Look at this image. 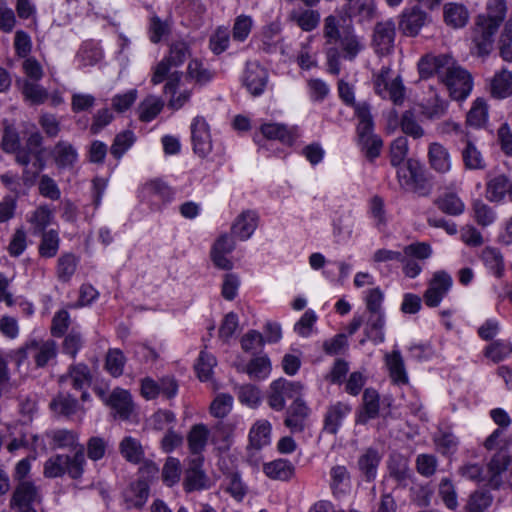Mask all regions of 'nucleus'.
Returning <instances> with one entry per match:
<instances>
[{
	"instance_id": "nucleus-1",
	"label": "nucleus",
	"mask_w": 512,
	"mask_h": 512,
	"mask_svg": "<svg viewBox=\"0 0 512 512\" xmlns=\"http://www.w3.org/2000/svg\"><path fill=\"white\" fill-rule=\"evenodd\" d=\"M344 20L342 16L334 14L328 15L323 21V37L327 45H335L340 43V51L336 47H330L327 50L328 71L331 74L338 75L340 73V57L353 61L364 49L362 38L356 34L353 25H347L340 32V20Z\"/></svg>"
},
{
	"instance_id": "nucleus-2",
	"label": "nucleus",
	"mask_w": 512,
	"mask_h": 512,
	"mask_svg": "<svg viewBox=\"0 0 512 512\" xmlns=\"http://www.w3.org/2000/svg\"><path fill=\"white\" fill-rule=\"evenodd\" d=\"M506 11L505 0H489L487 14L477 17L473 31V43L479 56H486L491 52L493 37L504 20Z\"/></svg>"
},
{
	"instance_id": "nucleus-3",
	"label": "nucleus",
	"mask_w": 512,
	"mask_h": 512,
	"mask_svg": "<svg viewBox=\"0 0 512 512\" xmlns=\"http://www.w3.org/2000/svg\"><path fill=\"white\" fill-rule=\"evenodd\" d=\"M86 465L84 447L73 455L56 454L44 463L43 474L46 478H57L67 474L73 480L82 478Z\"/></svg>"
},
{
	"instance_id": "nucleus-4",
	"label": "nucleus",
	"mask_w": 512,
	"mask_h": 512,
	"mask_svg": "<svg viewBox=\"0 0 512 512\" xmlns=\"http://www.w3.org/2000/svg\"><path fill=\"white\" fill-rule=\"evenodd\" d=\"M383 299L384 295L379 288L369 290L365 299L366 310L369 313V317L364 329V334H366L367 338L376 343H382L385 339L383 333L385 325V316L382 310Z\"/></svg>"
},
{
	"instance_id": "nucleus-5",
	"label": "nucleus",
	"mask_w": 512,
	"mask_h": 512,
	"mask_svg": "<svg viewBox=\"0 0 512 512\" xmlns=\"http://www.w3.org/2000/svg\"><path fill=\"white\" fill-rule=\"evenodd\" d=\"M355 113L359 120L357 125L359 141L366 150L367 157L373 159L380 154L383 142L373 134L374 122L370 106L367 103H359L355 105Z\"/></svg>"
},
{
	"instance_id": "nucleus-6",
	"label": "nucleus",
	"mask_w": 512,
	"mask_h": 512,
	"mask_svg": "<svg viewBox=\"0 0 512 512\" xmlns=\"http://www.w3.org/2000/svg\"><path fill=\"white\" fill-rule=\"evenodd\" d=\"M441 82L449 91L450 97L456 101L467 98L473 87V80L470 73L457 65L453 59L448 65Z\"/></svg>"
},
{
	"instance_id": "nucleus-7",
	"label": "nucleus",
	"mask_w": 512,
	"mask_h": 512,
	"mask_svg": "<svg viewBox=\"0 0 512 512\" xmlns=\"http://www.w3.org/2000/svg\"><path fill=\"white\" fill-rule=\"evenodd\" d=\"M191 57V49L188 43L184 41H174L169 47V53L164 57L153 70L151 82L154 85L162 83L171 67L181 66Z\"/></svg>"
},
{
	"instance_id": "nucleus-8",
	"label": "nucleus",
	"mask_w": 512,
	"mask_h": 512,
	"mask_svg": "<svg viewBox=\"0 0 512 512\" xmlns=\"http://www.w3.org/2000/svg\"><path fill=\"white\" fill-rule=\"evenodd\" d=\"M42 502L40 488L34 482L17 483L11 499L10 508L17 512H33L35 504Z\"/></svg>"
},
{
	"instance_id": "nucleus-9",
	"label": "nucleus",
	"mask_w": 512,
	"mask_h": 512,
	"mask_svg": "<svg viewBox=\"0 0 512 512\" xmlns=\"http://www.w3.org/2000/svg\"><path fill=\"white\" fill-rule=\"evenodd\" d=\"M488 482L494 488L512 486V456L507 451H498L489 461Z\"/></svg>"
},
{
	"instance_id": "nucleus-10",
	"label": "nucleus",
	"mask_w": 512,
	"mask_h": 512,
	"mask_svg": "<svg viewBox=\"0 0 512 512\" xmlns=\"http://www.w3.org/2000/svg\"><path fill=\"white\" fill-rule=\"evenodd\" d=\"M390 68L383 67L374 75L375 92L383 99H390L394 104L400 105L404 99V87L400 78L390 81Z\"/></svg>"
},
{
	"instance_id": "nucleus-11",
	"label": "nucleus",
	"mask_w": 512,
	"mask_h": 512,
	"mask_svg": "<svg viewBox=\"0 0 512 512\" xmlns=\"http://www.w3.org/2000/svg\"><path fill=\"white\" fill-rule=\"evenodd\" d=\"M299 382H291L284 378L273 381L268 394V405L271 409L281 411L286 404V398L298 396L302 390Z\"/></svg>"
},
{
	"instance_id": "nucleus-12",
	"label": "nucleus",
	"mask_w": 512,
	"mask_h": 512,
	"mask_svg": "<svg viewBox=\"0 0 512 512\" xmlns=\"http://www.w3.org/2000/svg\"><path fill=\"white\" fill-rule=\"evenodd\" d=\"M432 255V248L426 242H415L407 245L403 249L404 261H400L403 264V272L409 278L417 277L422 267L414 260H426Z\"/></svg>"
},
{
	"instance_id": "nucleus-13",
	"label": "nucleus",
	"mask_w": 512,
	"mask_h": 512,
	"mask_svg": "<svg viewBox=\"0 0 512 512\" xmlns=\"http://www.w3.org/2000/svg\"><path fill=\"white\" fill-rule=\"evenodd\" d=\"M429 20L425 11L418 6H413L402 11L399 16L398 27L404 36L416 37Z\"/></svg>"
},
{
	"instance_id": "nucleus-14",
	"label": "nucleus",
	"mask_w": 512,
	"mask_h": 512,
	"mask_svg": "<svg viewBox=\"0 0 512 512\" xmlns=\"http://www.w3.org/2000/svg\"><path fill=\"white\" fill-rule=\"evenodd\" d=\"M2 148L7 153H14L16 162L21 166H28L30 153L27 149H21L20 136L16 127L5 121L3 123Z\"/></svg>"
},
{
	"instance_id": "nucleus-15",
	"label": "nucleus",
	"mask_w": 512,
	"mask_h": 512,
	"mask_svg": "<svg viewBox=\"0 0 512 512\" xmlns=\"http://www.w3.org/2000/svg\"><path fill=\"white\" fill-rule=\"evenodd\" d=\"M395 36V22L392 19L377 22L372 36L376 53L380 55L389 54L394 47Z\"/></svg>"
},
{
	"instance_id": "nucleus-16",
	"label": "nucleus",
	"mask_w": 512,
	"mask_h": 512,
	"mask_svg": "<svg viewBox=\"0 0 512 512\" xmlns=\"http://www.w3.org/2000/svg\"><path fill=\"white\" fill-rule=\"evenodd\" d=\"M452 286V278L445 271H437L429 281L424 293V302L428 307H437Z\"/></svg>"
},
{
	"instance_id": "nucleus-17",
	"label": "nucleus",
	"mask_w": 512,
	"mask_h": 512,
	"mask_svg": "<svg viewBox=\"0 0 512 512\" xmlns=\"http://www.w3.org/2000/svg\"><path fill=\"white\" fill-rule=\"evenodd\" d=\"M191 138L193 150L199 157L205 158L212 151L209 125L203 117L197 116L193 119Z\"/></svg>"
},
{
	"instance_id": "nucleus-18",
	"label": "nucleus",
	"mask_w": 512,
	"mask_h": 512,
	"mask_svg": "<svg viewBox=\"0 0 512 512\" xmlns=\"http://www.w3.org/2000/svg\"><path fill=\"white\" fill-rule=\"evenodd\" d=\"M268 71L257 62H248L243 75V84L253 96L261 95L268 83Z\"/></svg>"
},
{
	"instance_id": "nucleus-19",
	"label": "nucleus",
	"mask_w": 512,
	"mask_h": 512,
	"mask_svg": "<svg viewBox=\"0 0 512 512\" xmlns=\"http://www.w3.org/2000/svg\"><path fill=\"white\" fill-rule=\"evenodd\" d=\"M203 461V456H196L189 461L183 481L185 491L192 492L208 488L209 479L202 469Z\"/></svg>"
},
{
	"instance_id": "nucleus-20",
	"label": "nucleus",
	"mask_w": 512,
	"mask_h": 512,
	"mask_svg": "<svg viewBox=\"0 0 512 512\" xmlns=\"http://www.w3.org/2000/svg\"><path fill=\"white\" fill-rule=\"evenodd\" d=\"M452 57L449 55H425L418 63V71L421 78H429L437 74L441 80L447 71L448 65L451 63Z\"/></svg>"
},
{
	"instance_id": "nucleus-21",
	"label": "nucleus",
	"mask_w": 512,
	"mask_h": 512,
	"mask_svg": "<svg viewBox=\"0 0 512 512\" xmlns=\"http://www.w3.org/2000/svg\"><path fill=\"white\" fill-rule=\"evenodd\" d=\"M448 105V101L431 87L429 95L420 104L421 115L428 120L440 119L446 114Z\"/></svg>"
},
{
	"instance_id": "nucleus-22",
	"label": "nucleus",
	"mask_w": 512,
	"mask_h": 512,
	"mask_svg": "<svg viewBox=\"0 0 512 512\" xmlns=\"http://www.w3.org/2000/svg\"><path fill=\"white\" fill-rule=\"evenodd\" d=\"M428 161L430 167L438 173H447L452 166L451 155L441 143L433 142L428 147Z\"/></svg>"
},
{
	"instance_id": "nucleus-23",
	"label": "nucleus",
	"mask_w": 512,
	"mask_h": 512,
	"mask_svg": "<svg viewBox=\"0 0 512 512\" xmlns=\"http://www.w3.org/2000/svg\"><path fill=\"white\" fill-rule=\"evenodd\" d=\"M235 242L227 234L221 235L213 245L211 251V258L215 266L220 269L230 270L232 268V262L225 257V254L233 251Z\"/></svg>"
},
{
	"instance_id": "nucleus-24",
	"label": "nucleus",
	"mask_w": 512,
	"mask_h": 512,
	"mask_svg": "<svg viewBox=\"0 0 512 512\" xmlns=\"http://www.w3.org/2000/svg\"><path fill=\"white\" fill-rule=\"evenodd\" d=\"M286 414L287 416L285 418L284 424L292 432L303 431L304 420L309 414V408L307 407L305 402L297 397L287 409Z\"/></svg>"
},
{
	"instance_id": "nucleus-25",
	"label": "nucleus",
	"mask_w": 512,
	"mask_h": 512,
	"mask_svg": "<svg viewBox=\"0 0 512 512\" xmlns=\"http://www.w3.org/2000/svg\"><path fill=\"white\" fill-rule=\"evenodd\" d=\"M510 179L505 174H498L491 177L485 186V196L490 202L500 203L506 195L508 196Z\"/></svg>"
},
{
	"instance_id": "nucleus-26",
	"label": "nucleus",
	"mask_w": 512,
	"mask_h": 512,
	"mask_svg": "<svg viewBox=\"0 0 512 512\" xmlns=\"http://www.w3.org/2000/svg\"><path fill=\"white\" fill-rule=\"evenodd\" d=\"M351 407L342 402H337L328 407L324 417L323 430L335 435L342 423V420L350 413Z\"/></svg>"
},
{
	"instance_id": "nucleus-27",
	"label": "nucleus",
	"mask_w": 512,
	"mask_h": 512,
	"mask_svg": "<svg viewBox=\"0 0 512 512\" xmlns=\"http://www.w3.org/2000/svg\"><path fill=\"white\" fill-rule=\"evenodd\" d=\"M235 431V424L227 420L217 421L211 429V441L218 445L219 449H229Z\"/></svg>"
},
{
	"instance_id": "nucleus-28",
	"label": "nucleus",
	"mask_w": 512,
	"mask_h": 512,
	"mask_svg": "<svg viewBox=\"0 0 512 512\" xmlns=\"http://www.w3.org/2000/svg\"><path fill=\"white\" fill-rule=\"evenodd\" d=\"M490 93L494 98L504 99L512 95V72L501 69L490 81Z\"/></svg>"
},
{
	"instance_id": "nucleus-29",
	"label": "nucleus",
	"mask_w": 512,
	"mask_h": 512,
	"mask_svg": "<svg viewBox=\"0 0 512 512\" xmlns=\"http://www.w3.org/2000/svg\"><path fill=\"white\" fill-rule=\"evenodd\" d=\"M107 404L116 411V414L123 420L130 417L133 411V402L128 391L115 389L107 400Z\"/></svg>"
},
{
	"instance_id": "nucleus-30",
	"label": "nucleus",
	"mask_w": 512,
	"mask_h": 512,
	"mask_svg": "<svg viewBox=\"0 0 512 512\" xmlns=\"http://www.w3.org/2000/svg\"><path fill=\"white\" fill-rule=\"evenodd\" d=\"M52 157L58 168H68L75 164L78 158V153L71 143L60 140L52 150Z\"/></svg>"
},
{
	"instance_id": "nucleus-31",
	"label": "nucleus",
	"mask_w": 512,
	"mask_h": 512,
	"mask_svg": "<svg viewBox=\"0 0 512 512\" xmlns=\"http://www.w3.org/2000/svg\"><path fill=\"white\" fill-rule=\"evenodd\" d=\"M61 383L71 382L73 388L82 390L85 387L90 386L92 381V375L88 366L85 364L73 365L69 368L67 374L62 375L59 379Z\"/></svg>"
},
{
	"instance_id": "nucleus-32",
	"label": "nucleus",
	"mask_w": 512,
	"mask_h": 512,
	"mask_svg": "<svg viewBox=\"0 0 512 512\" xmlns=\"http://www.w3.org/2000/svg\"><path fill=\"white\" fill-rule=\"evenodd\" d=\"M271 440V424L268 420H258L249 432V447L260 450Z\"/></svg>"
},
{
	"instance_id": "nucleus-33",
	"label": "nucleus",
	"mask_w": 512,
	"mask_h": 512,
	"mask_svg": "<svg viewBox=\"0 0 512 512\" xmlns=\"http://www.w3.org/2000/svg\"><path fill=\"white\" fill-rule=\"evenodd\" d=\"M385 363L392 381L396 384H407L408 376L404 360L399 350H393L385 355Z\"/></svg>"
},
{
	"instance_id": "nucleus-34",
	"label": "nucleus",
	"mask_w": 512,
	"mask_h": 512,
	"mask_svg": "<svg viewBox=\"0 0 512 512\" xmlns=\"http://www.w3.org/2000/svg\"><path fill=\"white\" fill-rule=\"evenodd\" d=\"M258 217L252 211L243 212L232 225V233L241 240L248 239L257 227Z\"/></svg>"
},
{
	"instance_id": "nucleus-35",
	"label": "nucleus",
	"mask_w": 512,
	"mask_h": 512,
	"mask_svg": "<svg viewBox=\"0 0 512 512\" xmlns=\"http://www.w3.org/2000/svg\"><path fill=\"white\" fill-rule=\"evenodd\" d=\"M263 471L270 479L287 481L294 475L295 468L288 460L277 459L264 464Z\"/></svg>"
},
{
	"instance_id": "nucleus-36",
	"label": "nucleus",
	"mask_w": 512,
	"mask_h": 512,
	"mask_svg": "<svg viewBox=\"0 0 512 512\" xmlns=\"http://www.w3.org/2000/svg\"><path fill=\"white\" fill-rule=\"evenodd\" d=\"M209 436V430L204 424H195L191 427L188 436V447L190 452L196 456H201L204 451Z\"/></svg>"
},
{
	"instance_id": "nucleus-37",
	"label": "nucleus",
	"mask_w": 512,
	"mask_h": 512,
	"mask_svg": "<svg viewBox=\"0 0 512 512\" xmlns=\"http://www.w3.org/2000/svg\"><path fill=\"white\" fill-rule=\"evenodd\" d=\"M379 412V394L374 389H366L363 393V410L359 413L357 422L365 424Z\"/></svg>"
},
{
	"instance_id": "nucleus-38",
	"label": "nucleus",
	"mask_w": 512,
	"mask_h": 512,
	"mask_svg": "<svg viewBox=\"0 0 512 512\" xmlns=\"http://www.w3.org/2000/svg\"><path fill=\"white\" fill-rule=\"evenodd\" d=\"M32 348V355L35 359L37 367H44L48 361L55 358L57 354V347L54 341L46 342H30Z\"/></svg>"
},
{
	"instance_id": "nucleus-39",
	"label": "nucleus",
	"mask_w": 512,
	"mask_h": 512,
	"mask_svg": "<svg viewBox=\"0 0 512 512\" xmlns=\"http://www.w3.org/2000/svg\"><path fill=\"white\" fill-rule=\"evenodd\" d=\"M290 20L295 22L303 31L309 32L317 27L320 21V13L316 10H292Z\"/></svg>"
},
{
	"instance_id": "nucleus-40",
	"label": "nucleus",
	"mask_w": 512,
	"mask_h": 512,
	"mask_svg": "<svg viewBox=\"0 0 512 512\" xmlns=\"http://www.w3.org/2000/svg\"><path fill=\"white\" fill-rule=\"evenodd\" d=\"M461 155L466 169L482 170L486 167L482 153L475 146V144L468 139L466 140V144L461 152Z\"/></svg>"
},
{
	"instance_id": "nucleus-41",
	"label": "nucleus",
	"mask_w": 512,
	"mask_h": 512,
	"mask_svg": "<svg viewBox=\"0 0 512 512\" xmlns=\"http://www.w3.org/2000/svg\"><path fill=\"white\" fill-rule=\"evenodd\" d=\"M468 18V11L463 5L448 3L444 6V19L447 25L461 28L466 25Z\"/></svg>"
},
{
	"instance_id": "nucleus-42",
	"label": "nucleus",
	"mask_w": 512,
	"mask_h": 512,
	"mask_svg": "<svg viewBox=\"0 0 512 512\" xmlns=\"http://www.w3.org/2000/svg\"><path fill=\"white\" fill-rule=\"evenodd\" d=\"M50 437L56 448H66L76 452L80 447H83V445L78 442V434L72 430H56L50 434Z\"/></svg>"
},
{
	"instance_id": "nucleus-43",
	"label": "nucleus",
	"mask_w": 512,
	"mask_h": 512,
	"mask_svg": "<svg viewBox=\"0 0 512 512\" xmlns=\"http://www.w3.org/2000/svg\"><path fill=\"white\" fill-rule=\"evenodd\" d=\"M164 102L153 95L147 96L139 105V119L143 122H150L163 109Z\"/></svg>"
},
{
	"instance_id": "nucleus-44",
	"label": "nucleus",
	"mask_w": 512,
	"mask_h": 512,
	"mask_svg": "<svg viewBox=\"0 0 512 512\" xmlns=\"http://www.w3.org/2000/svg\"><path fill=\"white\" fill-rule=\"evenodd\" d=\"M119 449L122 456L132 463H139L144 455L140 442L130 436L120 442Z\"/></svg>"
},
{
	"instance_id": "nucleus-45",
	"label": "nucleus",
	"mask_w": 512,
	"mask_h": 512,
	"mask_svg": "<svg viewBox=\"0 0 512 512\" xmlns=\"http://www.w3.org/2000/svg\"><path fill=\"white\" fill-rule=\"evenodd\" d=\"M60 239L58 232L54 229L42 232V239L39 245V254L44 258L54 257L59 250Z\"/></svg>"
},
{
	"instance_id": "nucleus-46",
	"label": "nucleus",
	"mask_w": 512,
	"mask_h": 512,
	"mask_svg": "<svg viewBox=\"0 0 512 512\" xmlns=\"http://www.w3.org/2000/svg\"><path fill=\"white\" fill-rule=\"evenodd\" d=\"M438 208L449 215H460L465 209L462 200L455 193H446L436 201Z\"/></svg>"
},
{
	"instance_id": "nucleus-47",
	"label": "nucleus",
	"mask_w": 512,
	"mask_h": 512,
	"mask_svg": "<svg viewBox=\"0 0 512 512\" xmlns=\"http://www.w3.org/2000/svg\"><path fill=\"white\" fill-rule=\"evenodd\" d=\"M388 468L390 476L400 484H405L406 480L410 477L408 460L400 455L390 458Z\"/></svg>"
},
{
	"instance_id": "nucleus-48",
	"label": "nucleus",
	"mask_w": 512,
	"mask_h": 512,
	"mask_svg": "<svg viewBox=\"0 0 512 512\" xmlns=\"http://www.w3.org/2000/svg\"><path fill=\"white\" fill-rule=\"evenodd\" d=\"M493 497L487 491H474L468 498L465 509L468 512H484L492 504Z\"/></svg>"
},
{
	"instance_id": "nucleus-49",
	"label": "nucleus",
	"mask_w": 512,
	"mask_h": 512,
	"mask_svg": "<svg viewBox=\"0 0 512 512\" xmlns=\"http://www.w3.org/2000/svg\"><path fill=\"white\" fill-rule=\"evenodd\" d=\"M473 217L478 225L487 227L495 220V212L493 209L480 199H476L472 203Z\"/></svg>"
},
{
	"instance_id": "nucleus-50",
	"label": "nucleus",
	"mask_w": 512,
	"mask_h": 512,
	"mask_svg": "<svg viewBox=\"0 0 512 512\" xmlns=\"http://www.w3.org/2000/svg\"><path fill=\"white\" fill-rule=\"evenodd\" d=\"M187 78L194 80L197 84L208 83L214 76L213 72L203 66L198 59H191L187 66Z\"/></svg>"
},
{
	"instance_id": "nucleus-51",
	"label": "nucleus",
	"mask_w": 512,
	"mask_h": 512,
	"mask_svg": "<svg viewBox=\"0 0 512 512\" xmlns=\"http://www.w3.org/2000/svg\"><path fill=\"white\" fill-rule=\"evenodd\" d=\"M380 462V456L374 449H368L359 459V467L365 474L367 480H372L376 476L377 467Z\"/></svg>"
},
{
	"instance_id": "nucleus-52",
	"label": "nucleus",
	"mask_w": 512,
	"mask_h": 512,
	"mask_svg": "<svg viewBox=\"0 0 512 512\" xmlns=\"http://www.w3.org/2000/svg\"><path fill=\"white\" fill-rule=\"evenodd\" d=\"M53 217V212L48 206H39L29 219V222L33 225L34 233L45 232V228L51 224Z\"/></svg>"
},
{
	"instance_id": "nucleus-53",
	"label": "nucleus",
	"mask_w": 512,
	"mask_h": 512,
	"mask_svg": "<svg viewBox=\"0 0 512 512\" xmlns=\"http://www.w3.org/2000/svg\"><path fill=\"white\" fill-rule=\"evenodd\" d=\"M400 126L403 133L413 137L414 139L422 138L425 135L424 129L416 120L414 113L410 110H407L402 114Z\"/></svg>"
},
{
	"instance_id": "nucleus-54",
	"label": "nucleus",
	"mask_w": 512,
	"mask_h": 512,
	"mask_svg": "<svg viewBox=\"0 0 512 512\" xmlns=\"http://www.w3.org/2000/svg\"><path fill=\"white\" fill-rule=\"evenodd\" d=\"M438 495L448 509L455 510L457 508L458 500L456 488L449 478H443L440 481Z\"/></svg>"
},
{
	"instance_id": "nucleus-55",
	"label": "nucleus",
	"mask_w": 512,
	"mask_h": 512,
	"mask_svg": "<svg viewBox=\"0 0 512 512\" xmlns=\"http://www.w3.org/2000/svg\"><path fill=\"white\" fill-rule=\"evenodd\" d=\"M232 406L233 397L230 394L220 393L210 404V413L212 416L222 420L230 413Z\"/></svg>"
},
{
	"instance_id": "nucleus-56",
	"label": "nucleus",
	"mask_w": 512,
	"mask_h": 512,
	"mask_svg": "<svg viewBox=\"0 0 512 512\" xmlns=\"http://www.w3.org/2000/svg\"><path fill=\"white\" fill-rule=\"evenodd\" d=\"M134 141L135 136L132 131L127 130L117 134L110 148L111 155L116 159H120L133 145Z\"/></svg>"
},
{
	"instance_id": "nucleus-57",
	"label": "nucleus",
	"mask_w": 512,
	"mask_h": 512,
	"mask_svg": "<svg viewBox=\"0 0 512 512\" xmlns=\"http://www.w3.org/2000/svg\"><path fill=\"white\" fill-rule=\"evenodd\" d=\"M482 259L485 265L496 277H501L504 270L503 257L497 249L486 247L482 251Z\"/></svg>"
},
{
	"instance_id": "nucleus-58",
	"label": "nucleus",
	"mask_w": 512,
	"mask_h": 512,
	"mask_svg": "<svg viewBox=\"0 0 512 512\" xmlns=\"http://www.w3.org/2000/svg\"><path fill=\"white\" fill-rule=\"evenodd\" d=\"M216 363V358L212 354H209L206 351H201L197 363L195 364V370L198 378L201 381L209 380Z\"/></svg>"
},
{
	"instance_id": "nucleus-59",
	"label": "nucleus",
	"mask_w": 512,
	"mask_h": 512,
	"mask_svg": "<svg viewBox=\"0 0 512 512\" xmlns=\"http://www.w3.org/2000/svg\"><path fill=\"white\" fill-rule=\"evenodd\" d=\"M488 116V108L486 102L482 98H477L469 112L467 113V123L471 126H482Z\"/></svg>"
},
{
	"instance_id": "nucleus-60",
	"label": "nucleus",
	"mask_w": 512,
	"mask_h": 512,
	"mask_svg": "<svg viewBox=\"0 0 512 512\" xmlns=\"http://www.w3.org/2000/svg\"><path fill=\"white\" fill-rule=\"evenodd\" d=\"M261 132L267 139H278L288 145L294 141L293 136L284 125L264 124L261 126Z\"/></svg>"
},
{
	"instance_id": "nucleus-61",
	"label": "nucleus",
	"mask_w": 512,
	"mask_h": 512,
	"mask_svg": "<svg viewBox=\"0 0 512 512\" xmlns=\"http://www.w3.org/2000/svg\"><path fill=\"white\" fill-rule=\"evenodd\" d=\"M434 443L441 454L448 455L455 452L458 440L450 431L440 430L434 437Z\"/></svg>"
},
{
	"instance_id": "nucleus-62",
	"label": "nucleus",
	"mask_w": 512,
	"mask_h": 512,
	"mask_svg": "<svg viewBox=\"0 0 512 512\" xmlns=\"http://www.w3.org/2000/svg\"><path fill=\"white\" fill-rule=\"evenodd\" d=\"M129 495H127V501H131L132 506L141 508L149 495V488L146 481L138 480L132 483L130 486Z\"/></svg>"
},
{
	"instance_id": "nucleus-63",
	"label": "nucleus",
	"mask_w": 512,
	"mask_h": 512,
	"mask_svg": "<svg viewBox=\"0 0 512 512\" xmlns=\"http://www.w3.org/2000/svg\"><path fill=\"white\" fill-rule=\"evenodd\" d=\"M125 356L119 349H110L106 355L105 367L113 377L122 375Z\"/></svg>"
},
{
	"instance_id": "nucleus-64",
	"label": "nucleus",
	"mask_w": 512,
	"mask_h": 512,
	"mask_svg": "<svg viewBox=\"0 0 512 512\" xmlns=\"http://www.w3.org/2000/svg\"><path fill=\"white\" fill-rule=\"evenodd\" d=\"M331 489L334 494L344 493L349 484V474L345 466H335L331 469Z\"/></svg>"
}]
</instances>
